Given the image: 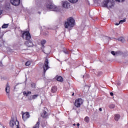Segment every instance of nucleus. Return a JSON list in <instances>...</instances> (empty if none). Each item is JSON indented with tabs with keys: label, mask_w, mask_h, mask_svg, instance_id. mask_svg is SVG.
Wrapping results in <instances>:
<instances>
[{
	"label": "nucleus",
	"mask_w": 128,
	"mask_h": 128,
	"mask_svg": "<svg viewBox=\"0 0 128 128\" xmlns=\"http://www.w3.org/2000/svg\"><path fill=\"white\" fill-rule=\"evenodd\" d=\"M22 34V38H24V36H26V40H27L25 42L24 44L28 46V48H32L34 44H32V41L30 40L32 39V36H30V32L28 30L26 31H21Z\"/></svg>",
	"instance_id": "1"
},
{
	"label": "nucleus",
	"mask_w": 128,
	"mask_h": 128,
	"mask_svg": "<svg viewBox=\"0 0 128 128\" xmlns=\"http://www.w3.org/2000/svg\"><path fill=\"white\" fill-rule=\"evenodd\" d=\"M43 10H53L54 12H58V7L52 4V2L50 1V0H46Z\"/></svg>",
	"instance_id": "2"
},
{
	"label": "nucleus",
	"mask_w": 128,
	"mask_h": 128,
	"mask_svg": "<svg viewBox=\"0 0 128 128\" xmlns=\"http://www.w3.org/2000/svg\"><path fill=\"white\" fill-rule=\"evenodd\" d=\"M75 21L74 19L72 17H70L67 18L66 21L64 24V26L65 28H68V30H72V28L74 26Z\"/></svg>",
	"instance_id": "3"
},
{
	"label": "nucleus",
	"mask_w": 128,
	"mask_h": 128,
	"mask_svg": "<svg viewBox=\"0 0 128 128\" xmlns=\"http://www.w3.org/2000/svg\"><path fill=\"white\" fill-rule=\"evenodd\" d=\"M114 6V1L113 0H105L103 2L102 6L108 8H112Z\"/></svg>",
	"instance_id": "4"
},
{
	"label": "nucleus",
	"mask_w": 128,
	"mask_h": 128,
	"mask_svg": "<svg viewBox=\"0 0 128 128\" xmlns=\"http://www.w3.org/2000/svg\"><path fill=\"white\" fill-rule=\"evenodd\" d=\"M84 104V100L82 98H78L75 100L74 106L76 108H80V106Z\"/></svg>",
	"instance_id": "5"
},
{
	"label": "nucleus",
	"mask_w": 128,
	"mask_h": 128,
	"mask_svg": "<svg viewBox=\"0 0 128 128\" xmlns=\"http://www.w3.org/2000/svg\"><path fill=\"white\" fill-rule=\"evenodd\" d=\"M48 58H46L44 61V66H43L44 74H46V70L50 68V66H48Z\"/></svg>",
	"instance_id": "6"
},
{
	"label": "nucleus",
	"mask_w": 128,
	"mask_h": 128,
	"mask_svg": "<svg viewBox=\"0 0 128 128\" xmlns=\"http://www.w3.org/2000/svg\"><path fill=\"white\" fill-rule=\"evenodd\" d=\"M30 115L28 112H26L22 114V118L24 122H26L28 118H30Z\"/></svg>",
	"instance_id": "7"
},
{
	"label": "nucleus",
	"mask_w": 128,
	"mask_h": 128,
	"mask_svg": "<svg viewBox=\"0 0 128 128\" xmlns=\"http://www.w3.org/2000/svg\"><path fill=\"white\" fill-rule=\"evenodd\" d=\"M10 2L12 6H18L20 4V0H10Z\"/></svg>",
	"instance_id": "8"
},
{
	"label": "nucleus",
	"mask_w": 128,
	"mask_h": 128,
	"mask_svg": "<svg viewBox=\"0 0 128 128\" xmlns=\"http://www.w3.org/2000/svg\"><path fill=\"white\" fill-rule=\"evenodd\" d=\"M10 85H8V83L6 88V94L8 96H10V94H8V92H10Z\"/></svg>",
	"instance_id": "9"
},
{
	"label": "nucleus",
	"mask_w": 128,
	"mask_h": 128,
	"mask_svg": "<svg viewBox=\"0 0 128 128\" xmlns=\"http://www.w3.org/2000/svg\"><path fill=\"white\" fill-rule=\"evenodd\" d=\"M70 6V4L68 2H64L62 4L63 8H68Z\"/></svg>",
	"instance_id": "10"
},
{
	"label": "nucleus",
	"mask_w": 128,
	"mask_h": 128,
	"mask_svg": "<svg viewBox=\"0 0 128 128\" xmlns=\"http://www.w3.org/2000/svg\"><path fill=\"white\" fill-rule=\"evenodd\" d=\"M56 90H58V87L54 86L52 88L50 92L52 94H54V92H56Z\"/></svg>",
	"instance_id": "11"
},
{
	"label": "nucleus",
	"mask_w": 128,
	"mask_h": 128,
	"mask_svg": "<svg viewBox=\"0 0 128 128\" xmlns=\"http://www.w3.org/2000/svg\"><path fill=\"white\" fill-rule=\"evenodd\" d=\"M41 116L44 118H48V112L46 110H44L42 114H41Z\"/></svg>",
	"instance_id": "12"
},
{
	"label": "nucleus",
	"mask_w": 128,
	"mask_h": 128,
	"mask_svg": "<svg viewBox=\"0 0 128 128\" xmlns=\"http://www.w3.org/2000/svg\"><path fill=\"white\" fill-rule=\"evenodd\" d=\"M58 82H64V78L61 76H58L56 77Z\"/></svg>",
	"instance_id": "13"
},
{
	"label": "nucleus",
	"mask_w": 128,
	"mask_h": 128,
	"mask_svg": "<svg viewBox=\"0 0 128 128\" xmlns=\"http://www.w3.org/2000/svg\"><path fill=\"white\" fill-rule=\"evenodd\" d=\"M15 124H16V122H14V119L12 118L10 122V126L12 128V126H14Z\"/></svg>",
	"instance_id": "14"
},
{
	"label": "nucleus",
	"mask_w": 128,
	"mask_h": 128,
	"mask_svg": "<svg viewBox=\"0 0 128 128\" xmlns=\"http://www.w3.org/2000/svg\"><path fill=\"white\" fill-rule=\"evenodd\" d=\"M46 40H41L40 44L41 46H42V48H44V44H46Z\"/></svg>",
	"instance_id": "15"
},
{
	"label": "nucleus",
	"mask_w": 128,
	"mask_h": 128,
	"mask_svg": "<svg viewBox=\"0 0 128 128\" xmlns=\"http://www.w3.org/2000/svg\"><path fill=\"white\" fill-rule=\"evenodd\" d=\"M120 118V116L119 114H116L114 115V120L116 122H118Z\"/></svg>",
	"instance_id": "16"
},
{
	"label": "nucleus",
	"mask_w": 128,
	"mask_h": 128,
	"mask_svg": "<svg viewBox=\"0 0 128 128\" xmlns=\"http://www.w3.org/2000/svg\"><path fill=\"white\" fill-rule=\"evenodd\" d=\"M116 56H122V52L116 51Z\"/></svg>",
	"instance_id": "17"
},
{
	"label": "nucleus",
	"mask_w": 128,
	"mask_h": 128,
	"mask_svg": "<svg viewBox=\"0 0 128 128\" xmlns=\"http://www.w3.org/2000/svg\"><path fill=\"white\" fill-rule=\"evenodd\" d=\"M126 18H124L123 20H120L119 22V24H124V22H126Z\"/></svg>",
	"instance_id": "18"
},
{
	"label": "nucleus",
	"mask_w": 128,
	"mask_h": 128,
	"mask_svg": "<svg viewBox=\"0 0 128 128\" xmlns=\"http://www.w3.org/2000/svg\"><path fill=\"white\" fill-rule=\"evenodd\" d=\"M84 122H87V123L90 122V118L88 116L85 117V118H84Z\"/></svg>",
	"instance_id": "19"
},
{
	"label": "nucleus",
	"mask_w": 128,
	"mask_h": 128,
	"mask_svg": "<svg viewBox=\"0 0 128 128\" xmlns=\"http://www.w3.org/2000/svg\"><path fill=\"white\" fill-rule=\"evenodd\" d=\"M70 2H71V4H76V2H78V0H68Z\"/></svg>",
	"instance_id": "20"
},
{
	"label": "nucleus",
	"mask_w": 128,
	"mask_h": 128,
	"mask_svg": "<svg viewBox=\"0 0 128 128\" xmlns=\"http://www.w3.org/2000/svg\"><path fill=\"white\" fill-rule=\"evenodd\" d=\"M118 40H119V42H124V38L122 37H120Z\"/></svg>",
	"instance_id": "21"
},
{
	"label": "nucleus",
	"mask_w": 128,
	"mask_h": 128,
	"mask_svg": "<svg viewBox=\"0 0 128 128\" xmlns=\"http://www.w3.org/2000/svg\"><path fill=\"white\" fill-rule=\"evenodd\" d=\"M8 28V24H4L2 26V28Z\"/></svg>",
	"instance_id": "22"
},
{
	"label": "nucleus",
	"mask_w": 128,
	"mask_h": 128,
	"mask_svg": "<svg viewBox=\"0 0 128 128\" xmlns=\"http://www.w3.org/2000/svg\"><path fill=\"white\" fill-rule=\"evenodd\" d=\"M110 108H116V105L114 104H110L108 106Z\"/></svg>",
	"instance_id": "23"
},
{
	"label": "nucleus",
	"mask_w": 128,
	"mask_h": 128,
	"mask_svg": "<svg viewBox=\"0 0 128 128\" xmlns=\"http://www.w3.org/2000/svg\"><path fill=\"white\" fill-rule=\"evenodd\" d=\"M33 96V100H36V98H38V96L40 95L38 94L32 95Z\"/></svg>",
	"instance_id": "24"
},
{
	"label": "nucleus",
	"mask_w": 128,
	"mask_h": 128,
	"mask_svg": "<svg viewBox=\"0 0 128 128\" xmlns=\"http://www.w3.org/2000/svg\"><path fill=\"white\" fill-rule=\"evenodd\" d=\"M122 56H128V52H122Z\"/></svg>",
	"instance_id": "25"
},
{
	"label": "nucleus",
	"mask_w": 128,
	"mask_h": 128,
	"mask_svg": "<svg viewBox=\"0 0 128 128\" xmlns=\"http://www.w3.org/2000/svg\"><path fill=\"white\" fill-rule=\"evenodd\" d=\"M25 66H30V61L26 62L25 64Z\"/></svg>",
	"instance_id": "26"
},
{
	"label": "nucleus",
	"mask_w": 128,
	"mask_h": 128,
	"mask_svg": "<svg viewBox=\"0 0 128 128\" xmlns=\"http://www.w3.org/2000/svg\"><path fill=\"white\" fill-rule=\"evenodd\" d=\"M84 90H90V86H88V85H86L84 86Z\"/></svg>",
	"instance_id": "27"
},
{
	"label": "nucleus",
	"mask_w": 128,
	"mask_h": 128,
	"mask_svg": "<svg viewBox=\"0 0 128 128\" xmlns=\"http://www.w3.org/2000/svg\"><path fill=\"white\" fill-rule=\"evenodd\" d=\"M28 100H34V98L32 96V95L29 96L28 97Z\"/></svg>",
	"instance_id": "28"
},
{
	"label": "nucleus",
	"mask_w": 128,
	"mask_h": 128,
	"mask_svg": "<svg viewBox=\"0 0 128 128\" xmlns=\"http://www.w3.org/2000/svg\"><path fill=\"white\" fill-rule=\"evenodd\" d=\"M43 36H48V32H46L43 33Z\"/></svg>",
	"instance_id": "29"
},
{
	"label": "nucleus",
	"mask_w": 128,
	"mask_h": 128,
	"mask_svg": "<svg viewBox=\"0 0 128 128\" xmlns=\"http://www.w3.org/2000/svg\"><path fill=\"white\" fill-rule=\"evenodd\" d=\"M2 36H4V33L0 30V39L2 38Z\"/></svg>",
	"instance_id": "30"
},
{
	"label": "nucleus",
	"mask_w": 128,
	"mask_h": 128,
	"mask_svg": "<svg viewBox=\"0 0 128 128\" xmlns=\"http://www.w3.org/2000/svg\"><path fill=\"white\" fill-rule=\"evenodd\" d=\"M23 94H24V96H28L27 92L26 91L23 92Z\"/></svg>",
	"instance_id": "31"
},
{
	"label": "nucleus",
	"mask_w": 128,
	"mask_h": 128,
	"mask_svg": "<svg viewBox=\"0 0 128 128\" xmlns=\"http://www.w3.org/2000/svg\"><path fill=\"white\" fill-rule=\"evenodd\" d=\"M111 54H112V56H116V52H114V51H112Z\"/></svg>",
	"instance_id": "32"
},
{
	"label": "nucleus",
	"mask_w": 128,
	"mask_h": 128,
	"mask_svg": "<svg viewBox=\"0 0 128 128\" xmlns=\"http://www.w3.org/2000/svg\"><path fill=\"white\" fill-rule=\"evenodd\" d=\"M63 52H64V54H68L69 52L68 50H64Z\"/></svg>",
	"instance_id": "33"
},
{
	"label": "nucleus",
	"mask_w": 128,
	"mask_h": 128,
	"mask_svg": "<svg viewBox=\"0 0 128 128\" xmlns=\"http://www.w3.org/2000/svg\"><path fill=\"white\" fill-rule=\"evenodd\" d=\"M31 86H32V88H36V84H34V83H32V84H31Z\"/></svg>",
	"instance_id": "34"
},
{
	"label": "nucleus",
	"mask_w": 128,
	"mask_h": 128,
	"mask_svg": "<svg viewBox=\"0 0 128 128\" xmlns=\"http://www.w3.org/2000/svg\"><path fill=\"white\" fill-rule=\"evenodd\" d=\"M102 72H98V76H102Z\"/></svg>",
	"instance_id": "35"
},
{
	"label": "nucleus",
	"mask_w": 128,
	"mask_h": 128,
	"mask_svg": "<svg viewBox=\"0 0 128 128\" xmlns=\"http://www.w3.org/2000/svg\"><path fill=\"white\" fill-rule=\"evenodd\" d=\"M83 78H90V75L86 74V76H84V75Z\"/></svg>",
	"instance_id": "36"
},
{
	"label": "nucleus",
	"mask_w": 128,
	"mask_h": 128,
	"mask_svg": "<svg viewBox=\"0 0 128 128\" xmlns=\"http://www.w3.org/2000/svg\"><path fill=\"white\" fill-rule=\"evenodd\" d=\"M28 94H32V92L28 91L27 92V96H28Z\"/></svg>",
	"instance_id": "37"
},
{
	"label": "nucleus",
	"mask_w": 128,
	"mask_h": 128,
	"mask_svg": "<svg viewBox=\"0 0 128 128\" xmlns=\"http://www.w3.org/2000/svg\"><path fill=\"white\" fill-rule=\"evenodd\" d=\"M4 66L2 65V61L0 62V66L2 67Z\"/></svg>",
	"instance_id": "38"
},
{
	"label": "nucleus",
	"mask_w": 128,
	"mask_h": 128,
	"mask_svg": "<svg viewBox=\"0 0 128 128\" xmlns=\"http://www.w3.org/2000/svg\"><path fill=\"white\" fill-rule=\"evenodd\" d=\"M110 96H113L114 92H110Z\"/></svg>",
	"instance_id": "39"
},
{
	"label": "nucleus",
	"mask_w": 128,
	"mask_h": 128,
	"mask_svg": "<svg viewBox=\"0 0 128 128\" xmlns=\"http://www.w3.org/2000/svg\"><path fill=\"white\" fill-rule=\"evenodd\" d=\"M116 2H120V0H116ZM122 2H124V0H122Z\"/></svg>",
	"instance_id": "40"
},
{
	"label": "nucleus",
	"mask_w": 128,
	"mask_h": 128,
	"mask_svg": "<svg viewBox=\"0 0 128 128\" xmlns=\"http://www.w3.org/2000/svg\"><path fill=\"white\" fill-rule=\"evenodd\" d=\"M116 26H118L119 24H120V22H118H118H116Z\"/></svg>",
	"instance_id": "41"
},
{
	"label": "nucleus",
	"mask_w": 128,
	"mask_h": 128,
	"mask_svg": "<svg viewBox=\"0 0 128 128\" xmlns=\"http://www.w3.org/2000/svg\"><path fill=\"white\" fill-rule=\"evenodd\" d=\"M117 84L118 86H120V82H117Z\"/></svg>",
	"instance_id": "42"
},
{
	"label": "nucleus",
	"mask_w": 128,
	"mask_h": 128,
	"mask_svg": "<svg viewBox=\"0 0 128 128\" xmlns=\"http://www.w3.org/2000/svg\"><path fill=\"white\" fill-rule=\"evenodd\" d=\"M76 126H77L78 128V126H80V123H78L76 124Z\"/></svg>",
	"instance_id": "43"
},
{
	"label": "nucleus",
	"mask_w": 128,
	"mask_h": 128,
	"mask_svg": "<svg viewBox=\"0 0 128 128\" xmlns=\"http://www.w3.org/2000/svg\"><path fill=\"white\" fill-rule=\"evenodd\" d=\"M9 4V6L8 7V8H10V4Z\"/></svg>",
	"instance_id": "44"
},
{
	"label": "nucleus",
	"mask_w": 128,
	"mask_h": 128,
	"mask_svg": "<svg viewBox=\"0 0 128 128\" xmlns=\"http://www.w3.org/2000/svg\"><path fill=\"white\" fill-rule=\"evenodd\" d=\"M87 2H88V4L90 6V2H88V0H87Z\"/></svg>",
	"instance_id": "45"
},
{
	"label": "nucleus",
	"mask_w": 128,
	"mask_h": 128,
	"mask_svg": "<svg viewBox=\"0 0 128 128\" xmlns=\"http://www.w3.org/2000/svg\"><path fill=\"white\" fill-rule=\"evenodd\" d=\"M2 14V12L0 10V16Z\"/></svg>",
	"instance_id": "46"
},
{
	"label": "nucleus",
	"mask_w": 128,
	"mask_h": 128,
	"mask_svg": "<svg viewBox=\"0 0 128 128\" xmlns=\"http://www.w3.org/2000/svg\"><path fill=\"white\" fill-rule=\"evenodd\" d=\"M99 110H100V112H102V108H99Z\"/></svg>",
	"instance_id": "47"
},
{
	"label": "nucleus",
	"mask_w": 128,
	"mask_h": 128,
	"mask_svg": "<svg viewBox=\"0 0 128 128\" xmlns=\"http://www.w3.org/2000/svg\"><path fill=\"white\" fill-rule=\"evenodd\" d=\"M74 96V92H73V93L72 94V96Z\"/></svg>",
	"instance_id": "48"
},
{
	"label": "nucleus",
	"mask_w": 128,
	"mask_h": 128,
	"mask_svg": "<svg viewBox=\"0 0 128 128\" xmlns=\"http://www.w3.org/2000/svg\"><path fill=\"white\" fill-rule=\"evenodd\" d=\"M38 14H40V12H38Z\"/></svg>",
	"instance_id": "49"
},
{
	"label": "nucleus",
	"mask_w": 128,
	"mask_h": 128,
	"mask_svg": "<svg viewBox=\"0 0 128 128\" xmlns=\"http://www.w3.org/2000/svg\"><path fill=\"white\" fill-rule=\"evenodd\" d=\"M73 126H76V124H74Z\"/></svg>",
	"instance_id": "50"
},
{
	"label": "nucleus",
	"mask_w": 128,
	"mask_h": 128,
	"mask_svg": "<svg viewBox=\"0 0 128 128\" xmlns=\"http://www.w3.org/2000/svg\"><path fill=\"white\" fill-rule=\"evenodd\" d=\"M0 48H2V45H1V44H0Z\"/></svg>",
	"instance_id": "51"
}]
</instances>
